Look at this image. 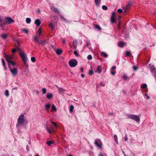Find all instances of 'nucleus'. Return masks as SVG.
Masks as SVG:
<instances>
[{
	"mask_svg": "<svg viewBox=\"0 0 156 156\" xmlns=\"http://www.w3.org/2000/svg\"><path fill=\"white\" fill-rule=\"evenodd\" d=\"M124 44L122 42H119L118 43V45L121 47H123L124 46Z\"/></svg>",
	"mask_w": 156,
	"mask_h": 156,
	"instance_id": "23",
	"label": "nucleus"
},
{
	"mask_svg": "<svg viewBox=\"0 0 156 156\" xmlns=\"http://www.w3.org/2000/svg\"><path fill=\"white\" fill-rule=\"evenodd\" d=\"M122 78L124 79H127V76L125 75V74H124L123 75V76L122 77Z\"/></svg>",
	"mask_w": 156,
	"mask_h": 156,
	"instance_id": "47",
	"label": "nucleus"
},
{
	"mask_svg": "<svg viewBox=\"0 0 156 156\" xmlns=\"http://www.w3.org/2000/svg\"><path fill=\"white\" fill-rule=\"evenodd\" d=\"M53 143V142H52V141L51 142V141H47V144L48 146H50L51 145V144L52 143Z\"/></svg>",
	"mask_w": 156,
	"mask_h": 156,
	"instance_id": "36",
	"label": "nucleus"
},
{
	"mask_svg": "<svg viewBox=\"0 0 156 156\" xmlns=\"http://www.w3.org/2000/svg\"><path fill=\"white\" fill-rule=\"evenodd\" d=\"M102 67L101 66H97L96 69V71H95V73H98L100 74L101 72Z\"/></svg>",
	"mask_w": 156,
	"mask_h": 156,
	"instance_id": "9",
	"label": "nucleus"
},
{
	"mask_svg": "<svg viewBox=\"0 0 156 156\" xmlns=\"http://www.w3.org/2000/svg\"><path fill=\"white\" fill-rule=\"evenodd\" d=\"M19 55L22 59L23 61L24 62L25 66H28L27 64V58L26 55L25 53L21 51L20 52Z\"/></svg>",
	"mask_w": 156,
	"mask_h": 156,
	"instance_id": "1",
	"label": "nucleus"
},
{
	"mask_svg": "<svg viewBox=\"0 0 156 156\" xmlns=\"http://www.w3.org/2000/svg\"><path fill=\"white\" fill-rule=\"evenodd\" d=\"M22 31L26 34H27L28 33V31L26 29L22 30Z\"/></svg>",
	"mask_w": 156,
	"mask_h": 156,
	"instance_id": "49",
	"label": "nucleus"
},
{
	"mask_svg": "<svg viewBox=\"0 0 156 156\" xmlns=\"http://www.w3.org/2000/svg\"><path fill=\"white\" fill-rule=\"evenodd\" d=\"M102 8L103 10H107L108 9L107 7L105 5H103L102 6Z\"/></svg>",
	"mask_w": 156,
	"mask_h": 156,
	"instance_id": "38",
	"label": "nucleus"
},
{
	"mask_svg": "<svg viewBox=\"0 0 156 156\" xmlns=\"http://www.w3.org/2000/svg\"><path fill=\"white\" fill-rule=\"evenodd\" d=\"M17 51V50L16 49H13L12 50V52L13 53H15Z\"/></svg>",
	"mask_w": 156,
	"mask_h": 156,
	"instance_id": "52",
	"label": "nucleus"
},
{
	"mask_svg": "<svg viewBox=\"0 0 156 156\" xmlns=\"http://www.w3.org/2000/svg\"><path fill=\"white\" fill-rule=\"evenodd\" d=\"M40 44H41L42 45H44L45 44V41L44 40H43L42 41H40Z\"/></svg>",
	"mask_w": 156,
	"mask_h": 156,
	"instance_id": "31",
	"label": "nucleus"
},
{
	"mask_svg": "<svg viewBox=\"0 0 156 156\" xmlns=\"http://www.w3.org/2000/svg\"><path fill=\"white\" fill-rule=\"evenodd\" d=\"M16 42L17 43V44L18 46H19L20 45V43L19 41L18 40H16Z\"/></svg>",
	"mask_w": 156,
	"mask_h": 156,
	"instance_id": "56",
	"label": "nucleus"
},
{
	"mask_svg": "<svg viewBox=\"0 0 156 156\" xmlns=\"http://www.w3.org/2000/svg\"><path fill=\"white\" fill-rule=\"evenodd\" d=\"M5 95L6 97H8L9 96V91L7 90H6L5 92Z\"/></svg>",
	"mask_w": 156,
	"mask_h": 156,
	"instance_id": "32",
	"label": "nucleus"
},
{
	"mask_svg": "<svg viewBox=\"0 0 156 156\" xmlns=\"http://www.w3.org/2000/svg\"><path fill=\"white\" fill-rule=\"evenodd\" d=\"M147 85L145 83L142 86V88L143 89L147 87Z\"/></svg>",
	"mask_w": 156,
	"mask_h": 156,
	"instance_id": "45",
	"label": "nucleus"
},
{
	"mask_svg": "<svg viewBox=\"0 0 156 156\" xmlns=\"http://www.w3.org/2000/svg\"><path fill=\"white\" fill-rule=\"evenodd\" d=\"M53 96V94L51 93H48L47 95V98L48 99H51L52 98Z\"/></svg>",
	"mask_w": 156,
	"mask_h": 156,
	"instance_id": "11",
	"label": "nucleus"
},
{
	"mask_svg": "<svg viewBox=\"0 0 156 156\" xmlns=\"http://www.w3.org/2000/svg\"><path fill=\"white\" fill-rule=\"evenodd\" d=\"M114 138L115 140V142H116L117 144H118V138L117 136L116 135H115L114 136Z\"/></svg>",
	"mask_w": 156,
	"mask_h": 156,
	"instance_id": "21",
	"label": "nucleus"
},
{
	"mask_svg": "<svg viewBox=\"0 0 156 156\" xmlns=\"http://www.w3.org/2000/svg\"><path fill=\"white\" fill-rule=\"evenodd\" d=\"M1 37L2 39L3 40H5L8 37V34H1Z\"/></svg>",
	"mask_w": 156,
	"mask_h": 156,
	"instance_id": "14",
	"label": "nucleus"
},
{
	"mask_svg": "<svg viewBox=\"0 0 156 156\" xmlns=\"http://www.w3.org/2000/svg\"><path fill=\"white\" fill-rule=\"evenodd\" d=\"M14 21L10 17H7V22L9 24H10L12 23H13Z\"/></svg>",
	"mask_w": 156,
	"mask_h": 156,
	"instance_id": "10",
	"label": "nucleus"
},
{
	"mask_svg": "<svg viewBox=\"0 0 156 156\" xmlns=\"http://www.w3.org/2000/svg\"><path fill=\"white\" fill-rule=\"evenodd\" d=\"M26 22L28 24L30 23L31 21V20L30 18H27L26 20Z\"/></svg>",
	"mask_w": 156,
	"mask_h": 156,
	"instance_id": "24",
	"label": "nucleus"
},
{
	"mask_svg": "<svg viewBox=\"0 0 156 156\" xmlns=\"http://www.w3.org/2000/svg\"><path fill=\"white\" fill-rule=\"evenodd\" d=\"M5 58L6 61H7L11 60L10 59H13L14 58V56L12 55H5Z\"/></svg>",
	"mask_w": 156,
	"mask_h": 156,
	"instance_id": "7",
	"label": "nucleus"
},
{
	"mask_svg": "<svg viewBox=\"0 0 156 156\" xmlns=\"http://www.w3.org/2000/svg\"><path fill=\"white\" fill-rule=\"evenodd\" d=\"M13 39V41L15 42H16V40H18L16 38H14Z\"/></svg>",
	"mask_w": 156,
	"mask_h": 156,
	"instance_id": "62",
	"label": "nucleus"
},
{
	"mask_svg": "<svg viewBox=\"0 0 156 156\" xmlns=\"http://www.w3.org/2000/svg\"><path fill=\"white\" fill-rule=\"evenodd\" d=\"M9 69L10 72L13 76H16L18 74V70L17 68H14L13 69L9 67Z\"/></svg>",
	"mask_w": 156,
	"mask_h": 156,
	"instance_id": "3",
	"label": "nucleus"
},
{
	"mask_svg": "<svg viewBox=\"0 0 156 156\" xmlns=\"http://www.w3.org/2000/svg\"><path fill=\"white\" fill-rule=\"evenodd\" d=\"M77 64V61L75 59H71L69 61V64L70 66L72 67L75 66Z\"/></svg>",
	"mask_w": 156,
	"mask_h": 156,
	"instance_id": "5",
	"label": "nucleus"
},
{
	"mask_svg": "<svg viewBox=\"0 0 156 156\" xmlns=\"http://www.w3.org/2000/svg\"><path fill=\"white\" fill-rule=\"evenodd\" d=\"M46 89L45 88H43L42 89V94H44L46 93Z\"/></svg>",
	"mask_w": 156,
	"mask_h": 156,
	"instance_id": "37",
	"label": "nucleus"
},
{
	"mask_svg": "<svg viewBox=\"0 0 156 156\" xmlns=\"http://www.w3.org/2000/svg\"><path fill=\"white\" fill-rule=\"evenodd\" d=\"M128 118L133 119L136 122H139L140 121L139 117L137 115L131 114H127L126 115Z\"/></svg>",
	"mask_w": 156,
	"mask_h": 156,
	"instance_id": "2",
	"label": "nucleus"
},
{
	"mask_svg": "<svg viewBox=\"0 0 156 156\" xmlns=\"http://www.w3.org/2000/svg\"><path fill=\"white\" fill-rule=\"evenodd\" d=\"M87 58L89 60H90L92 59V56L91 55H89L87 57Z\"/></svg>",
	"mask_w": 156,
	"mask_h": 156,
	"instance_id": "42",
	"label": "nucleus"
},
{
	"mask_svg": "<svg viewBox=\"0 0 156 156\" xmlns=\"http://www.w3.org/2000/svg\"><path fill=\"white\" fill-rule=\"evenodd\" d=\"M45 107L47 111H48L49 108L50 107V105L49 104H47L45 105Z\"/></svg>",
	"mask_w": 156,
	"mask_h": 156,
	"instance_id": "22",
	"label": "nucleus"
},
{
	"mask_svg": "<svg viewBox=\"0 0 156 156\" xmlns=\"http://www.w3.org/2000/svg\"><path fill=\"white\" fill-rule=\"evenodd\" d=\"M95 27L97 29L100 30H101V28L99 25H96Z\"/></svg>",
	"mask_w": 156,
	"mask_h": 156,
	"instance_id": "30",
	"label": "nucleus"
},
{
	"mask_svg": "<svg viewBox=\"0 0 156 156\" xmlns=\"http://www.w3.org/2000/svg\"><path fill=\"white\" fill-rule=\"evenodd\" d=\"M125 141H126L128 139V138H127V135L126 134L125 135Z\"/></svg>",
	"mask_w": 156,
	"mask_h": 156,
	"instance_id": "53",
	"label": "nucleus"
},
{
	"mask_svg": "<svg viewBox=\"0 0 156 156\" xmlns=\"http://www.w3.org/2000/svg\"><path fill=\"white\" fill-rule=\"evenodd\" d=\"M8 62V65H9H9H11L12 66H15V62L11 60H9L7 61Z\"/></svg>",
	"mask_w": 156,
	"mask_h": 156,
	"instance_id": "13",
	"label": "nucleus"
},
{
	"mask_svg": "<svg viewBox=\"0 0 156 156\" xmlns=\"http://www.w3.org/2000/svg\"><path fill=\"white\" fill-rule=\"evenodd\" d=\"M46 129H47V131L49 132V133H51L52 131H53V129L52 128L51 130H50L49 129V127L48 126H47L46 127Z\"/></svg>",
	"mask_w": 156,
	"mask_h": 156,
	"instance_id": "25",
	"label": "nucleus"
},
{
	"mask_svg": "<svg viewBox=\"0 0 156 156\" xmlns=\"http://www.w3.org/2000/svg\"><path fill=\"white\" fill-rule=\"evenodd\" d=\"M101 55L105 58H107L108 56V55L104 52H101Z\"/></svg>",
	"mask_w": 156,
	"mask_h": 156,
	"instance_id": "19",
	"label": "nucleus"
},
{
	"mask_svg": "<svg viewBox=\"0 0 156 156\" xmlns=\"http://www.w3.org/2000/svg\"><path fill=\"white\" fill-rule=\"evenodd\" d=\"M51 122L53 124V125L56 127H57V125H56V124L54 122Z\"/></svg>",
	"mask_w": 156,
	"mask_h": 156,
	"instance_id": "57",
	"label": "nucleus"
},
{
	"mask_svg": "<svg viewBox=\"0 0 156 156\" xmlns=\"http://www.w3.org/2000/svg\"><path fill=\"white\" fill-rule=\"evenodd\" d=\"M115 21V17H111V22L113 23H114Z\"/></svg>",
	"mask_w": 156,
	"mask_h": 156,
	"instance_id": "33",
	"label": "nucleus"
},
{
	"mask_svg": "<svg viewBox=\"0 0 156 156\" xmlns=\"http://www.w3.org/2000/svg\"><path fill=\"white\" fill-rule=\"evenodd\" d=\"M16 49L17 50V51H21V48H19V47H18Z\"/></svg>",
	"mask_w": 156,
	"mask_h": 156,
	"instance_id": "59",
	"label": "nucleus"
},
{
	"mask_svg": "<svg viewBox=\"0 0 156 156\" xmlns=\"http://www.w3.org/2000/svg\"><path fill=\"white\" fill-rule=\"evenodd\" d=\"M67 156H73L71 154H69Z\"/></svg>",
	"mask_w": 156,
	"mask_h": 156,
	"instance_id": "64",
	"label": "nucleus"
},
{
	"mask_svg": "<svg viewBox=\"0 0 156 156\" xmlns=\"http://www.w3.org/2000/svg\"><path fill=\"white\" fill-rule=\"evenodd\" d=\"M95 145L99 148H102V142L100 140L97 139L95 140Z\"/></svg>",
	"mask_w": 156,
	"mask_h": 156,
	"instance_id": "6",
	"label": "nucleus"
},
{
	"mask_svg": "<svg viewBox=\"0 0 156 156\" xmlns=\"http://www.w3.org/2000/svg\"><path fill=\"white\" fill-rule=\"evenodd\" d=\"M126 55L127 56H129L131 55V53L130 52L127 51L126 52Z\"/></svg>",
	"mask_w": 156,
	"mask_h": 156,
	"instance_id": "34",
	"label": "nucleus"
},
{
	"mask_svg": "<svg viewBox=\"0 0 156 156\" xmlns=\"http://www.w3.org/2000/svg\"><path fill=\"white\" fill-rule=\"evenodd\" d=\"M94 73V72L92 70H90L89 72V75H92Z\"/></svg>",
	"mask_w": 156,
	"mask_h": 156,
	"instance_id": "40",
	"label": "nucleus"
},
{
	"mask_svg": "<svg viewBox=\"0 0 156 156\" xmlns=\"http://www.w3.org/2000/svg\"><path fill=\"white\" fill-rule=\"evenodd\" d=\"M95 4L96 5L98 6L101 3V0H94Z\"/></svg>",
	"mask_w": 156,
	"mask_h": 156,
	"instance_id": "20",
	"label": "nucleus"
},
{
	"mask_svg": "<svg viewBox=\"0 0 156 156\" xmlns=\"http://www.w3.org/2000/svg\"><path fill=\"white\" fill-rule=\"evenodd\" d=\"M31 60L32 62H34L35 61V57H32L31 58Z\"/></svg>",
	"mask_w": 156,
	"mask_h": 156,
	"instance_id": "43",
	"label": "nucleus"
},
{
	"mask_svg": "<svg viewBox=\"0 0 156 156\" xmlns=\"http://www.w3.org/2000/svg\"><path fill=\"white\" fill-rule=\"evenodd\" d=\"M34 41L36 43H38V44H40V41L38 40V38L35 36H34Z\"/></svg>",
	"mask_w": 156,
	"mask_h": 156,
	"instance_id": "16",
	"label": "nucleus"
},
{
	"mask_svg": "<svg viewBox=\"0 0 156 156\" xmlns=\"http://www.w3.org/2000/svg\"><path fill=\"white\" fill-rule=\"evenodd\" d=\"M80 70H81V73H83V68H80Z\"/></svg>",
	"mask_w": 156,
	"mask_h": 156,
	"instance_id": "60",
	"label": "nucleus"
},
{
	"mask_svg": "<svg viewBox=\"0 0 156 156\" xmlns=\"http://www.w3.org/2000/svg\"><path fill=\"white\" fill-rule=\"evenodd\" d=\"M111 74L112 75H114L115 73H116V71L115 70H111Z\"/></svg>",
	"mask_w": 156,
	"mask_h": 156,
	"instance_id": "35",
	"label": "nucleus"
},
{
	"mask_svg": "<svg viewBox=\"0 0 156 156\" xmlns=\"http://www.w3.org/2000/svg\"><path fill=\"white\" fill-rule=\"evenodd\" d=\"M59 91V93L60 94H62L65 92V89L62 87H59L58 86L55 85Z\"/></svg>",
	"mask_w": 156,
	"mask_h": 156,
	"instance_id": "8",
	"label": "nucleus"
},
{
	"mask_svg": "<svg viewBox=\"0 0 156 156\" xmlns=\"http://www.w3.org/2000/svg\"><path fill=\"white\" fill-rule=\"evenodd\" d=\"M24 115L22 114L20 116L17 120V123L16 126H17L19 125H20L24 122Z\"/></svg>",
	"mask_w": 156,
	"mask_h": 156,
	"instance_id": "4",
	"label": "nucleus"
},
{
	"mask_svg": "<svg viewBox=\"0 0 156 156\" xmlns=\"http://www.w3.org/2000/svg\"><path fill=\"white\" fill-rule=\"evenodd\" d=\"M4 24L2 23V19L1 17L0 16V26H2Z\"/></svg>",
	"mask_w": 156,
	"mask_h": 156,
	"instance_id": "46",
	"label": "nucleus"
},
{
	"mask_svg": "<svg viewBox=\"0 0 156 156\" xmlns=\"http://www.w3.org/2000/svg\"><path fill=\"white\" fill-rule=\"evenodd\" d=\"M2 61L3 66L4 67H5V65L4 59L3 58L2 59Z\"/></svg>",
	"mask_w": 156,
	"mask_h": 156,
	"instance_id": "41",
	"label": "nucleus"
},
{
	"mask_svg": "<svg viewBox=\"0 0 156 156\" xmlns=\"http://www.w3.org/2000/svg\"><path fill=\"white\" fill-rule=\"evenodd\" d=\"M116 13L115 12H113L112 13V17H115L116 16Z\"/></svg>",
	"mask_w": 156,
	"mask_h": 156,
	"instance_id": "48",
	"label": "nucleus"
},
{
	"mask_svg": "<svg viewBox=\"0 0 156 156\" xmlns=\"http://www.w3.org/2000/svg\"><path fill=\"white\" fill-rule=\"evenodd\" d=\"M118 12L119 13H122V10L121 9H119L118 10Z\"/></svg>",
	"mask_w": 156,
	"mask_h": 156,
	"instance_id": "51",
	"label": "nucleus"
},
{
	"mask_svg": "<svg viewBox=\"0 0 156 156\" xmlns=\"http://www.w3.org/2000/svg\"><path fill=\"white\" fill-rule=\"evenodd\" d=\"M54 11L55 12H58V9L56 8H55L54 9Z\"/></svg>",
	"mask_w": 156,
	"mask_h": 156,
	"instance_id": "58",
	"label": "nucleus"
},
{
	"mask_svg": "<svg viewBox=\"0 0 156 156\" xmlns=\"http://www.w3.org/2000/svg\"><path fill=\"white\" fill-rule=\"evenodd\" d=\"M38 32H39V34H38V36L39 37H40L41 35H42V31L41 29V27H40L39 28Z\"/></svg>",
	"mask_w": 156,
	"mask_h": 156,
	"instance_id": "26",
	"label": "nucleus"
},
{
	"mask_svg": "<svg viewBox=\"0 0 156 156\" xmlns=\"http://www.w3.org/2000/svg\"><path fill=\"white\" fill-rule=\"evenodd\" d=\"M116 69V67L115 66H112V69H111V70H115Z\"/></svg>",
	"mask_w": 156,
	"mask_h": 156,
	"instance_id": "55",
	"label": "nucleus"
},
{
	"mask_svg": "<svg viewBox=\"0 0 156 156\" xmlns=\"http://www.w3.org/2000/svg\"><path fill=\"white\" fill-rule=\"evenodd\" d=\"M62 43L63 44H65V41L64 39H63L62 41Z\"/></svg>",
	"mask_w": 156,
	"mask_h": 156,
	"instance_id": "61",
	"label": "nucleus"
},
{
	"mask_svg": "<svg viewBox=\"0 0 156 156\" xmlns=\"http://www.w3.org/2000/svg\"><path fill=\"white\" fill-rule=\"evenodd\" d=\"M55 50L58 55L61 54L62 52V51L61 49H55Z\"/></svg>",
	"mask_w": 156,
	"mask_h": 156,
	"instance_id": "12",
	"label": "nucleus"
},
{
	"mask_svg": "<svg viewBox=\"0 0 156 156\" xmlns=\"http://www.w3.org/2000/svg\"><path fill=\"white\" fill-rule=\"evenodd\" d=\"M149 67L150 69L152 70H154L155 69L154 66L151 64L149 65Z\"/></svg>",
	"mask_w": 156,
	"mask_h": 156,
	"instance_id": "28",
	"label": "nucleus"
},
{
	"mask_svg": "<svg viewBox=\"0 0 156 156\" xmlns=\"http://www.w3.org/2000/svg\"><path fill=\"white\" fill-rule=\"evenodd\" d=\"M74 108V106L73 105H71L70 107L69 111L70 112H72Z\"/></svg>",
	"mask_w": 156,
	"mask_h": 156,
	"instance_id": "29",
	"label": "nucleus"
},
{
	"mask_svg": "<svg viewBox=\"0 0 156 156\" xmlns=\"http://www.w3.org/2000/svg\"><path fill=\"white\" fill-rule=\"evenodd\" d=\"M123 9H124V11L123 12V13H124L126 12H127L129 10V6H127L125 7Z\"/></svg>",
	"mask_w": 156,
	"mask_h": 156,
	"instance_id": "18",
	"label": "nucleus"
},
{
	"mask_svg": "<svg viewBox=\"0 0 156 156\" xmlns=\"http://www.w3.org/2000/svg\"><path fill=\"white\" fill-rule=\"evenodd\" d=\"M52 111H56L57 110L55 106L53 105L51 107Z\"/></svg>",
	"mask_w": 156,
	"mask_h": 156,
	"instance_id": "27",
	"label": "nucleus"
},
{
	"mask_svg": "<svg viewBox=\"0 0 156 156\" xmlns=\"http://www.w3.org/2000/svg\"><path fill=\"white\" fill-rule=\"evenodd\" d=\"M133 69L134 70H136V69H138V68L136 66H133Z\"/></svg>",
	"mask_w": 156,
	"mask_h": 156,
	"instance_id": "54",
	"label": "nucleus"
},
{
	"mask_svg": "<svg viewBox=\"0 0 156 156\" xmlns=\"http://www.w3.org/2000/svg\"><path fill=\"white\" fill-rule=\"evenodd\" d=\"M55 25L52 23H50L49 24V27L50 28H51L52 30L54 29L55 27Z\"/></svg>",
	"mask_w": 156,
	"mask_h": 156,
	"instance_id": "17",
	"label": "nucleus"
},
{
	"mask_svg": "<svg viewBox=\"0 0 156 156\" xmlns=\"http://www.w3.org/2000/svg\"><path fill=\"white\" fill-rule=\"evenodd\" d=\"M145 96H146L147 97V99H150V97L147 94H144Z\"/></svg>",
	"mask_w": 156,
	"mask_h": 156,
	"instance_id": "50",
	"label": "nucleus"
},
{
	"mask_svg": "<svg viewBox=\"0 0 156 156\" xmlns=\"http://www.w3.org/2000/svg\"><path fill=\"white\" fill-rule=\"evenodd\" d=\"M105 154H103L102 153H100L98 155V156H105Z\"/></svg>",
	"mask_w": 156,
	"mask_h": 156,
	"instance_id": "44",
	"label": "nucleus"
},
{
	"mask_svg": "<svg viewBox=\"0 0 156 156\" xmlns=\"http://www.w3.org/2000/svg\"><path fill=\"white\" fill-rule=\"evenodd\" d=\"M35 23L38 27L41 24V22L39 19H36L35 21Z\"/></svg>",
	"mask_w": 156,
	"mask_h": 156,
	"instance_id": "15",
	"label": "nucleus"
},
{
	"mask_svg": "<svg viewBox=\"0 0 156 156\" xmlns=\"http://www.w3.org/2000/svg\"><path fill=\"white\" fill-rule=\"evenodd\" d=\"M81 76L82 78H83L84 77V75L83 74H81Z\"/></svg>",
	"mask_w": 156,
	"mask_h": 156,
	"instance_id": "63",
	"label": "nucleus"
},
{
	"mask_svg": "<svg viewBox=\"0 0 156 156\" xmlns=\"http://www.w3.org/2000/svg\"><path fill=\"white\" fill-rule=\"evenodd\" d=\"M74 53L77 57H79V54L78 53V52L77 51H74Z\"/></svg>",
	"mask_w": 156,
	"mask_h": 156,
	"instance_id": "39",
	"label": "nucleus"
}]
</instances>
